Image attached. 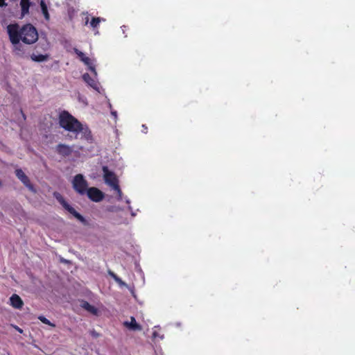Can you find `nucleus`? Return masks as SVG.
<instances>
[{"label": "nucleus", "mask_w": 355, "mask_h": 355, "mask_svg": "<svg viewBox=\"0 0 355 355\" xmlns=\"http://www.w3.org/2000/svg\"><path fill=\"white\" fill-rule=\"evenodd\" d=\"M123 325L130 330L132 331H141V326L136 322L135 318L133 316L130 317V321H125Z\"/></svg>", "instance_id": "obj_10"}, {"label": "nucleus", "mask_w": 355, "mask_h": 355, "mask_svg": "<svg viewBox=\"0 0 355 355\" xmlns=\"http://www.w3.org/2000/svg\"><path fill=\"white\" fill-rule=\"evenodd\" d=\"M14 46L13 51L17 55L22 56L25 51L24 49V46L21 44H20V42H19L17 44H12Z\"/></svg>", "instance_id": "obj_16"}, {"label": "nucleus", "mask_w": 355, "mask_h": 355, "mask_svg": "<svg viewBox=\"0 0 355 355\" xmlns=\"http://www.w3.org/2000/svg\"><path fill=\"white\" fill-rule=\"evenodd\" d=\"M53 196L60 203V205L71 214H72L76 219L83 223L86 222L85 218L79 214L76 209L72 207L63 198V196L58 192H54Z\"/></svg>", "instance_id": "obj_4"}, {"label": "nucleus", "mask_w": 355, "mask_h": 355, "mask_svg": "<svg viewBox=\"0 0 355 355\" xmlns=\"http://www.w3.org/2000/svg\"><path fill=\"white\" fill-rule=\"evenodd\" d=\"M15 329L20 333L22 332V329H21L20 328H19L18 327H15Z\"/></svg>", "instance_id": "obj_24"}, {"label": "nucleus", "mask_w": 355, "mask_h": 355, "mask_svg": "<svg viewBox=\"0 0 355 355\" xmlns=\"http://www.w3.org/2000/svg\"><path fill=\"white\" fill-rule=\"evenodd\" d=\"M86 193L88 198L93 202H98L103 200L105 195L103 191L96 187L88 188Z\"/></svg>", "instance_id": "obj_6"}, {"label": "nucleus", "mask_w": 355, "mask_h": 355, "mask_svg": "<svg viewBox=\"0 0 355 355\" xmlns=\"http://www.w3.org/2000/svg\"><path fill=\"white\" fill-rule=\"evenodd\" d=\"M113 115H116V112H112Z\"/></svg>", "instance_id": "obj_26"}, {"label": "nucleus", "mask_w": 355, "mask_h": 355, "mask_svg": "<svg viewBox=\"0 0 355 355\" xmlns=\"http://www.w3.org/2000/svg\"><path fill=\"white\" fill-rule=\"evenodd\" d=\"M38 319L44 324H48L52 327H55V324L51 322L49 320H48L47 318H46L43 315H40L38 317Z\"/></svg>", "instance_id": "obj_18"}, {"label": "nucleus", "mask_w": 355, "mask_h": 355, "mask_svg": "<svg viewBox=\"0 0 355 355\" xmlns=\"http://www.w3.org/2000/svg\"><path fill=\"white\" fill-rule=\"evenodd\" d=\"M49 55L48 54L35 55L33 53L31 55V58L33 61L38 62L46 61L49 59Z\"/></svg>", "instance_id": "obj_15"}, {"label": "nucleus", "mask_w": 355, "mask_h": 355, "mask_svg": "<svg viewBox=\"0 0 355 355\" xmlns=\"http://www.w3.org/2000/svg\"><path fill=\"white\" fill-rule=\"evenodd\" d=\"M83 80L88 84L91 87L94 88V89H98V83L96 81L92 78L90 75L87 73H85L83 75Z\"/></svg>", "instance_id": "obj_12"}, {"label": "nucleus", "mask_w": 355, "mask_h": 355, "mask_svg": "<svg viewBox=\"0 0 355 355\" xmlns=\"http://www.w3.org/2000/svg\"><path fill=\"white\" fill-rule=\"evenodd\" d=\"M56 151L59 155L64 156V157H67L71 154L72 149L71 148L70 146H69L66 144H59L56 146Z\"/></svg>", "instance_id": "obj_11"}, {"label": "nucleus", "mask_w": 355, "mask_h": 355, "mask_svg": "<svg viewBox=\"0 0 355 355\" xmlns=\"http://www.w3.org/2000/svg\"><path fill=\"white\" fill-rule=\"evenodd\" d=\"M1 185H2V183H1V182L0 181V187H1Z\"/></svg>", "instance_id": "obj_27"}, {"label": "nucleus", "mask_w": 355, "mask_h": 355, "mask_svg": "<svg viewBox=\"0 0 355 355\" xmlns=\"http://www.w3.org/2000/svg\"><path fill=\"white\" fill-rule=\"evenodd\" d=\"M31 2L29 0H20V6L21 8V15L24 16L29 13Z\"/></svg>", "instance_id": "obj_13"}, {"label": "nucleus", "mask_w": 355, "mask_h": 355, "mask_svg": "<svg viewBox=\"0 0 355 355\" xmlns=\"http://www.w3.org/2000/svg\"><path fill=\"white\" fill-rule=\"evenodd\" d=\"M102 170L105 182L116 191L119 196H121L122 192L119 185V180L115 173L110 171L107 166H103Z\"/></svg>", "instance_id": "obj_3"}, {"label": "nucleus", "mask_w": 355, "mask_h": 355, "mask_svg": "<svg viewBox=\"0 0 355 355\" xmlns=\"http://www.w3.org/2000/svg\"><path fill=\"white\" fill-rule=\"evenodd\" d=\"M81 306L83 309H85V310H87V311H89V313H92L94 315L97 314V312H98L97 309L95 306L91 305L87 301H83L82 304H81Z\"/></svg>", "instance_id": "obj_14"}, {"label": "nucleus", "mask_w": 355, "mask_h": 355, "mask_svg": "<svg viewBox=\"0 0 355 355\" xmlns=\"http://www.w3.org/2000/svg\"><path fill=\"white\" fill-rule=\"evenodd\" d=\"M118 277V276L114 274V276L112 277V278L115 280L116 278Z\"/></svg>", "instance_id": "obj_25"}, {"label": "nucleus", "mask_w": 355, "mask_h": 355, "mask_svg": "<svg viewBox=\"0 0 355 355\" xmlns=\"http://www.w3.org/2000/svg\"><path fill=\"white\" fill-rule=\"evenodd\" d=\"M101 21V19L100 17H93L90 21V25L92 28H96L99 25Z\"/></svg>", "instance_id": "obj_19"}, {"label": "nucleus", "mask_w": 355, "mask_h": 355, "mask_svg": "<svg viewBox=\"0 0 355 355\" xmlns=\"http://www.w3.org/2000/svg\"><path fill=\"white\" fill-rule=\"evenodd\" d=\"M74 53L78 55V58L87 66H88L89 69L93 72L95 75H96V71L94 66H93L91 59L86 56L85 53L78 50L76 48L73 49Z\"/></svg>", "instance_id": "obj_7"}, {"label": "nucleus", "mask_w": 355, "mask_h": 355, "mask_svg": "<svg viewBox=\"0 0 355 355\" xmlns=\"http://www.w3.org/2000/svg\"><path fill=\"white\" fill-rule=\"evenodd\" d=\"M10 305L17 309H21L24 306V302L17 294H12L10 297Z\"/></svg>", "instance_id": "obj_9"}, {"label": "nucleus", "mask_w": 355, "mask_h": 355, "mask_svg": "<svg viewBox=\"0 0 355 355\" xmlns=\"http://www.w3.org/2000/svg\"><path fill=\"white\" fill-rule=\"evenodd\" d=\"M108 274L110 275V276L111 277H112L115 273L114 272L111 271V270H109L108 271Z\"/></svg>", "instance_id": "obj_23"}, {"label": "nucleus", "mask_w": 355, "mask_h": 355, "mask_svg": "<svg viewBox=\"0 0 355 355\" xmlns=\"http://www.w3.org/2000/svg\"><path fill=\"white\" fill-rule=\"evenodd\" d=\"M115 282H117L120 285H125V284L121 280V279L120 277H117L116 279H115Z\"/></svg>", "instance_id": "obj_21"}, {"label": "nucleus", "mask_w": 355, "mask_h": 355, "mask_svg": "<svg viewBox=\"0 0 355 355\" xmlns=\"http://www.w3.org/2000/svg\"><path fill=\"white\" fill-rule=\"evenodd\" d=\"M59 124L64 130L76 133L77 135L80 134V139L87 141L92 140L91 130L87 125H83L77 119L73 116L67 111H62L59 114Z\"/></svg>", "instance_id": "obj_2"}, {"label": "nucleus", "mask_w": 355, "mask_h": 355, "mask_svg": "<svg viewBox=\"0 0 355 355\" xmlns=\"http://www.w3.org/2000/svg\"><path fill=\"white\" fill-rule=\"evenodd\" d=\"M5 1L6 0H0V7H3L7 5Z\"/></svg>", "instance_id": "obj_22"}, {"label": "nucleus", "mask_w": 355, "mask_h": 355, "mask_svg": "<svg viewBox=\"0 0 355 355\" xmlns=\"http://www.w3.org/2000/svg\"><path fill=\"white\" fill-rule=\"evenodd\" d=\"M40 7H41L42 12L45 19L46 20H49V14L48 12L47 6L43 0L41 1V2H40Z\"/></svg>", "instance_id": "obj_17"}, {"label": "nucleus", "mask_w": 355, "mask_h": 355, "mask_svg": "<svg viewBox=\"0 0 355 355\" xmlns=\"http://www.w3.org/2000/svg\"><path fill=\"white\" fill-rule=\"evenodd\" d=\"M72 184L73 189L80 195L85 194L88 189L87 182L82 174H77L74 176Z\"/></svg>", "instance_id": "obj_5"}, {"label": "nucleus", "mask_w": 355, "mask_h": 355, "mask_svg": "<svg viewBox=\"0 0 355 355\" xmlns=\"http://www.w3.org/2000/svg\"><path fill=\"white\" fill-rule=\"evenodd\" d=\"M7 32L12 44H17L21 40L26 44H32L38 40L37 31L31 24L21 27L17 24H10L7 26Z\"/></svg>", "instance_id": "obj_1"}, {"label": "nucleus", "mask_w": 355, "mask_h": 355, "mask_svg": "<svg viewBox=\"0 0 355 355\" xmlns=\"http://www.w3.org/2000/svg\"><path fill=\"white\" fill-rule=\"evenodd\" d=\"M15 175L19 180L31 191H34L33 185L31 183L28 177L21 168L15 170Z\"/></svg>", "instance_id": "obj_8"}, {"label": "nucleus", "mask_w": 355, "mask_h": 355, "mask_svg": "<svg viewBox=\"0 0 355 355\" xmlns=\"http://www.w3.org/2000/svg\"><path fill=\"white\" fill-rule=\"evenodd\" d=\"M115 282H117L120 285H125V284L121 280V279L120 277H117L116 279H115Z\"/></svg>", "instance_id": "obj_20"}]
</instances>
